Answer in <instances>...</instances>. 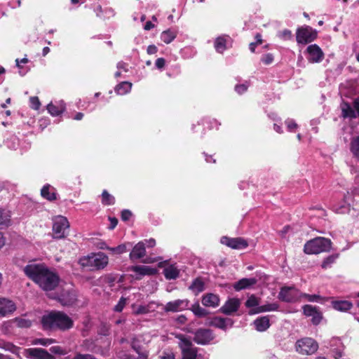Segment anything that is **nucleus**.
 Listing matches in <instances>:
<instances>
[{"label":"nucleus","mask_w":359,"mask_h":359,"mask_svg":"<svg viewBox=\"0 0 359 359\" xmlns=\"http://www.w3.org/2000/svg\"><path fill=\"white\" fill-rule=\"evenodd\" d=\"M25 273L43 290L51 291L59 285L60 278L57 273L44 264H29L23 269Z\"/></svg>","instance_id":"1"},{"label":"nucleus","mask_w":359,"mask_h":359,"mask_svg":"<svg viewBox=\"0 0 359 359\" xmlns=\"http://www.w3.org/2000/svg\"><path fill=\"white\" fill-rule=\"evenodd\" d=\"M41 323L44 330L67 331L74 326V320L62 311H51L43 315Z\"/></svg>","instance_id":"2"},{"label":"nucleus","mask_w":359,"mask_h":359,"mask_svg":"<svg viewBox=\"0 0 359 359\" xmlns=\"http://www.w3.org/2000/svg\"><path fill=\"white\" fill-rule=\"evenodd\" d=\"M109 262L108 257L103 252L91 253L79 259V263L82 267L90 270H100L105 268Z\"/></svg>","instance_id":"3"},{"label":"nucleus","mask_w":359,"mask_h":359,"mask_svg":"<svg viewBox=\"0 0 359 359\" xmlns=\"http://www.w3.org/2000/svg\"><path fill=\"white\" fill-rule=\"evenodd\" d=\"M331 241L323 237H317L308 241L304 248V251L306 254H319L323 252H327L331 249Z\"/></svg>","instance_id":"4"},{"label":"nucleus","mask_w":359,"mask_h":359,"mask_svg":"<svg viewBox=\"0 0 359 359\" xmlns=\"http://www.w3.org/2000/svg\"><path fill=\"white\" fill-rule=\"evenodd\" d=\"M175 336L179 340L178 346L182 351V359H196L197 348L194 346L190 339L182 334H176Z\"/></svg>","instance_id":"5"},{"label":"nucleus","mask_w":359,"mask_h":359,"mask_svg":"<svg viewBox=\"0 0 359 359\" xmlns=\"http://www.w3.org/2000/svg\"><path fill=\"white\" fill-rule=\"evenodd\" d=\"M69 223L65 217L62 215L56 216L53 219V238L60 239L67 235Z\"/></svg>","instance_id":"6"},{"label":"nucleus","mask_w":359,"mask_h":359,"mask_svg":"<svg viewBox=\"0 0 359 359\" xmlns=\"http://www.w3.org/2000/svg\"><path fill=\"white\" fill-rule=\"evenodd\" d=\"M318 348V343L311 338H304L296 343L297 351L303 355L313 354Z\"/></svg>","instance_id":"7"},{"label":"nucleus","mask_w":359,"mask_h":359,"mask_svg":"<svg viewBox=\"0 0 359 359\" xmlns=\"http://www.w3.org/2000/svg\"><path fill=\"white\" fill-rule=\"evenodd\" d=\"M317 32L309 27H302L297 31V41L299 43H308L316 39Z\"/></svg>","instance_id":"8"},{"label":"nucleus","mask_w":359,"mask_h":359,"mask_svg":"<svg viewBox=\"0 0 359 359\" xmlns=\"http://www.w3.org/2000/svg\"><path fill=\"white\" fill-rule=\"evenodd\" d=\"M306 58L311 63H319L324 58V53L316 44L309 45L305 51Z\"/></svg>","instance_id":"9"},{"label":"nucleus","mask_w":359,"mask_h":359,"mask_svg":"<svg viewBox=\"0 0 359 359\" xmlns=\"http://www.w3.org/2000/svg\"><path fill=\"white\" fill-rule=\"evenodd\" d=\"M24 355L30 359H55L46 349L41 348H26L24 351Z\"/></svg>","instance_id":"10"},{"label":"nucleus","mask_w":359,"mask_h":359,"mask_svg":"<svg viewBox=\"0 0 359 359\" xmlns=\"http://www.w3.org/2000/svg\"><path fill=\"white\" fill-rule=\"evenodd\" d=\"M278 298L283 302H295L301 298V293L294 287H284L281 288Z\"/></svg>","instance_id":"11"},{"label":"nucleus","mask_w":359,"mask_h":359,"mask_svg":"<svg viewBox=\"0 0 359 359\" xmlns=\"http://www.w3.org/2000/svg\"><path fill=\"white\" fill-rule=\"evenodd\" d=\"M214 339L212 332L209 329L200 328L194 333V341L201 345H205Z\"/></svg>","instance_id":"12"},{"label":"nucleus","mask_w":359,"mask_h":359,"mask_svg":"<svg viewBox=\"0 0 359 359\" xmlns=\"http://www.w3.org/2000/svg\"><path fill=\"white\" fill-rule=\"evenodd\" d=\"M189 301L187 299H176L172 302H168L164 306V311L165 312H180L188 309Z\"/></svg>","instance_id":"13"},{"label":"nucleus","mask_w":359,"mask_h":359,"mask_svg":"<svg viewBox=\"0 0 359 359\" xmlns=\"http://www.w3.org/2000/svg\"><path fill=\"white\" fill-rule=\"evenodd\" d=\"M241 302L238 299L231 298L228 299L219 310L225 315H231L238 311Z\"/></svg>","instance_id":"14"},{"label":"nucleus","mask_w":359,"mask_h":359,"mask_svg":"<svg viewBox=\"0 0 359 359\" xmlns=\"http://www.w3.org/2000/svg\"><path fill=\"white\" fill-rule=\"evenodd\" d=\"M221 242L233 249H243L248 246L246 241L241 238H230L228 237H222Z\"/></svg>","instance_id":"15"},{"label":"nucleus","mask_w":359,"mask_h":359,"mask_svg":"<svg viewBox=\"0 0 359 359\" xmlns=\"http://www.w3.org/2000/svg\"><path fill=\"white\" fill-rule=\"evenodd\" d=\"M303 311L305 316L312 317L311 321L314 325H318L321 321L322 314L316 306L305 305L303 306Z\"/></svg>","instance_id":"16"},{"label":"nucleus","mask_w":359,"mask_h":359,"mask_svg":"<svg viewBox=\"0 0 359 359\" xmlns=\"http://www.w3.org/2000/svg\"><path fill=\"white\" fill-rule=\"evenodd\" d=\"M15 309V305L12 301L0 297V317L13 313Z\"/></svg>","instance_id":"17"},{"label":"nucleus","mask_w":359,"mask_h":359,"mask_svg":"<svg viewBox=\"0 0 359 359\" xmlns=\"http://www.w3.org/2000/svg\"><path fill=\"white\" fill-rule=\"evenodd\" d=\"M146 255L145 243L143 241L137 243L133 248L130 253V259L131 260L142 258Z\"/></svg>","instance_id":"18"},{"label":"nucleus","mask_w":359,"mask_h":359,"mask_svg":"<svg viewBox=\"0 0 359 359\" xmlns=\"http://www.w3.org/2000/svg\"><path fill=\"white\" fill-rule=\"evenodd\" d=\"M233 320L231 318H224L221 317H215L212 318L210 325L215 327L225 330L227 327H231L233 325Z\"/></svg>","instance_id":"19"},{"label":"nucleus","mask_w":359,"mask_h":359,"mask_svg":"<svg viewBox=\"0 0 359 359\" xmlns=\"http://www.w3.org/2000/svg\"><path fill=\"white\" fill-rule=\"evenodd\" d=\"M76 299V296L73 291H65L58 297V301L63 306L72 305Z\"/></svg>","instance_id":"20"},{"label":"nucleus","mask_w":359,"mask_h":359,"mask_svg":"<svg viewBox=\"0 0 359 359\" xmlns=\"http://www.w3.org/2000/svg\"><path fill=\"white\" fill-rule=\"evenodd\" d=\"M257 282V280L255 278H242L239 280L238 282L233 284V288L236 291H240L246 288H248L254 285H255Z\"/></svg>","instance_id":"21"},{"label":"nucleus","mask_w":359,"mask_h":359,"mask_svg":"<svg viewBox=\"0 0 359 359\" xmlns=\"http://www.w3.org/2000/svg\"><path fill=\"white\" fill-rule=\"evenodd\" d=\"M202 304L205 306L217 307L219 304V298L217 294L208 293L203 295Z\"/></svg>","instance_id":"22"},{"label":"nucleus","mask_w":359,"mask_h":359,"mask_svg":"<svg viewBox=\"0 0 359 359\" xmlns=\"http://www.w3.org/2000/svg\"><path fill=\"white\" fill-rule=\"evenodd\" d=\"M130 271H133L141 276L145 275H154L157 272L156 269L147 266H133L130 267Z\"/></svg>","instance_id":"23"},{"label":"nucleus","mask_w":359,"mask_h":359,"mask_svg":"<svg viewBox=\"0 0 359 359\" xmlns=\"http://www.w3.org/2000/svg\"><path fill=\"white\" fill-rule=\"evenodd\" d=\"M254 325L257 331L264 332L270 326L269 318L268 316L258 318L254 321Z\"/></svg>","instance_id":"24"},{"label":"nucleus","mask_w":359,"mask_h":359,"mask_svg":"<svg viewBox=\"0 0 359 359\" xmlns=\"http://www.w3.org/2000/svg\"><path fill=\"white\" fill-rule=\"evenodd\" d=\"M41 195L43 198L50 201H55L57 198L54 188L49 184L43 187L41 190Z\"/></svg>","instance_id":"25"},{"label":"nucleus","mask_w":359,"mask_h":359,"mask_svg":"<svg viewBox=\"0 0 359 359\" xmlns=\"http://www.w3.org/2000/svg\"><path fill=\"white\" fill-rule=\"evenodd\" d=\"M47 109L52 116H58L65 111V104L63 101H60L57 105L50 103L47 106Z\"/></svg>","instance_id":"26"},{"label":"nucleus","mask_w":359,"mask_h":359,"mask_svg":"<svg viewBox=\"0 0 359 359\" xmlns=\"http://www.w3.org/2000/svg\"><path fill=\"white\" fill-rule=\"evenodd\" d=\"M11 217L9 211L0 208V229L7 228L11 225Z\"/></svg>","instance_id":"27"},{"label":"nucleus","mask_w":359,"mask_h":359,"mask_svg":"<svg viewBox=\"0 0 359 359\" xmlns=\"http://www.w3.org/2000/svg\"><path fill=\"white\" fill-rule=\"evenodd\" d=\"M332 306L335 310L345 312L350 310L353 304L351 302L346 300L333 301Z\"/></svg>","instance_id":"28"},{"label":"nucleus","mask_w":359,"mask_h":359,"mask_svg":"<svg viewBox=\"0 0 359 359\" xmlns=\"http://www.w3.org/2000/svg\"><path fill=\"white\" fill-rule=\"evenodd\" d=\"M180 271L174 265H170L163 270V274L166 279H176L179 276Z\"/></svg>","instance_id":"29"},{"label":"nucleus","mask_w":359,"mask_h":359,"mask_svg":"<svg viewBox=\"0 0 359 359\" xmlns=\"http://www.w3.org/2000/svg\"><path fill=\"white\" fill-rule=\"evenodd\" d=\"M177 32L175 30L172 29H167L165 31H163L161 34V39L165 43H171L176 37Z\"/></svg>","instance_id":"30"},{"label":"nucleus","mask_w":359,"mask_h":359,"mask_svg":"<svg viewBox=\"0 0 359 359\" xmlns=\"http://www.w3.org/2000/svg\"><path fill=\"white\" fill-rule=\"evenodd\" d=\"M131 88V83L128 81H123L116 86L115 91L118 95H125L130 91Z\"/></svg>","instance_id":"31"},{"label":"nucleus","mask_w":359,"mask_h":359,"mask_svg":"<svg viewBox=\"0 0 359 359\" xmlns=\"http://www.w3.org/2000/svg\"><path fill=\"white\" fill-rule=\"evenodd\" d=\"M279 308V306L276 303H271V304H266L262 306H259L255 311L250 312L251 314L252 313H262V312H267V311H277Z\"/></svg>","instance_id":"32"},{"label":"nucleus","mask_w":359,"mask_h":359,"mask_svg":"<svg viewBox=\"0 0 359 359\" xmlns=\"http://www.w3.org/2000/svg\"><path fill=\"white\" fill-rule=\"evenodd\" d=\"M189 288L194 293L198 294L204 290V283L201 279L196 278Z\"/></svg>","instance_id":"33"},{"label":"nucleus","mask_w":359,"mask_h":359,"mask_svg":"<svg viewBox=\"0 0 359 359\" xmlns=\"http://www.w3.org/2000/svg\"><path fill=\"white\" fill-rule=\"evenodd\" d=\"M342 115L344 118H356L357 115L354 109L348 103H344L341 107Z\"/></svg>","instance_id":"34"},{"label":"nucleus","mask_w":359,"mask_h":359,"mask_svg":"<svg viewBox=\"0 0 359 359\" xmlns=\"http://www.w3.org/2000/svg\"><path fill=\"white\" fill-rule=\"evenodd\" d=\"M191 311L194 313L195 316L202 318L208 315V311L202 308L198 303H196L191 306Z\"/></svg>","instance_id":"35"},{"label":"nucleus","mask_w":359,"mask_h":359,"mask_svg":"<svg viewBox=\"0 0 359 359\" xmlns=\"http://www.w3.org/2000/svg\"><path fill=\"white\" fill-rule=\"evenodd\" d=\"M55 342V339H48V338H36L34 339L31 341L32 345H41L43 346H48L50 344H53Z\"/></svg>","instance_id":"36"},{"label":"nucleus","mask_w":359,"mask_h":359,"mask_svg":"<svg viewBox=\"0 0 359 359\" xmlns=\"http://www.w3.org/2000/svg\"><path fill=\"white\" fill-rule=\"evenodd\" d=\"M131 346L132 348L139 355L140 358L146 359L148 358V353L141 351V346L137 343V339L135 338L133 339Z\"/></svg>","instance_id":"37"},{"label":"nucleus","mask_w":359,"mask_h":359,"mask_svg":"<svg viewBox=\"0 0 359 359\" xmlns=\"http://www.w3.org/2000/svg\"><path fill=\"white\" fill-rule=\"evenodd\" d=\"M351 151L353 155L359 159V135L353 138L351 142Z\"/></svg>","instance_id":"38"},{"label":"nucleus","mask_w":359,"mask_h":359,"mask_svg":"<svg viewBox=\"0 0 359 359\" xmlns=\"http://www.w3.org/2000/svg\"><path fill=\"white\" fill-rule=\"evenodd\" d=\"M115 198L113 196L109 194L106 190H104L102 194V203L105 205H110L114 204Z\"/></svg>","instance_id":"39"},{"label":"nucleus","mask_w":359,"mask_h":359,"mask_svg":"<svg viewBox=\"0 0 359 359\" xmlns=\"http://www.w3.org/2000/svg\"><path fill=\"white\" fill-rule=\"evenodd\" d=\"M215 48L218 53H223L226 49V39L224 37H218L215 42Z\"/></svg>","instance_id":"40"},{"label":"nucleus","mask_w":359,"mask_h":359,"mask_svg":"<svg viewBox=\"0 0 359 359\" xmlns=\"http://www.w3.org/2000/svg\"><path fill=\"white\" fill-rule=\"evenodd\" d=\"M13 323L18 327L27 328L32 325V322L29 320L16 318L14 319Z\"/></svg>","instance_id":"41"},{"label":"nucleus","mask_w":359,"mask_h":359,"mask_svg":"<svg viewBox=\"0 0 359 359\" xmlns=\"http://www.w3.org/2000/svg\"><path fill=\"white\" fill-rule=\"evenodd\" d=\"M127 245L131 246V244L130 243H123L121 245H119L116 248H110L109 247V251L114 252V254L120 255L126 252L127 251Z\"/></svg>","instance_id":"42"},{"label":"nucleus","mask_w":359,"mask_h":359,"mask_svg":"<svg viewBox=\"0 0 359 359\" xmlns=\"http://www.w3.org/2000/svg\"><path fill=\"white\" fill-rule=\"evenodd\" d=\"M301 297H305L309 302H322L323 300L325 299V298L318 294H308L305 293H301Z\"/></svg>","instance_id":"43"},{"label":"nucleus","mask_w":359,"mask_h":359,"mask_svg":"<svg viewBox=\"0 0 359 359\" xmlns=\"http://www.w3.org/2000/svg\"><path fill=\"white\" fill-rule=\"evenodd\" d=\"M259 304V299L254 294L250 295L245 302V306L248 308H251L258 306Z\"/></svg>","instance_id":"44"},{"label":"nucleus","mask_w":359,"mask_h":359,"mask_svg":"<svg viewBox=\"0 0 359 359\" xmlns=\"http://www.w3.org/2000/svg\"><path fill=\"white\" fill-rule=\"evenodd\" d=\"M333 210L339 214H345L349 211V206L347 205H334L332 207Z\"/></svg>","instance_id":"45"},{"label":"nucleus","mask_w":359,"mask_h":359,"mask_svg":"<svg viewBox=\"0 0 359 359\" xmlns=\"http://www.w3.org/2000/svg\"><path fill=\"white\" fill-rule=\"evenodd\" d=\"M336 259H337V257L334 255L329 256L322 263V265H321L322 268L327 269L335 261Z\"/></svg>","instance_id":"46"},{"label":"nucleus","mask_w":359,"mask_h":359,"mask_svg":"<svg viewBox=\"0 0 359 359\" xmlns=\"http://www.w3.org/2000/svg\"><path fill=\"white\" fill-rule=\"evenodd\" d=\"M126 304V299L124 297H121L119 299L118 304L114 306V311H116L117 312H121L123 309Z\"/></svg>","instance_id":"47"},{"label":"nucleus","mask_w":359,"mask_h":359,"mask_svg":"<svg viewBox=\"0 0 359 359\" xmlns=\"http://www.w3.org/2000/svg\"><path fill=\"white\" fill-rule=\"evenodd\" d=\"M50 351L51 353L57 355H65L67 353L66 351L60 346H52Z\"/></svg>","instance_id":"48"},{"label":"nucleus","mask_w":359,"mask_h":359,"mask_svg":"<svg viewBox=\"0 0 359 359\" xmlns=\"http://www.w3.org/2000/svg\"><path fill=\"white\" fill-rule=\"evenodd\" d=\"M262 62L265 65H270L273 61V55L271 53H268L262 56Z\"/></svg>","instance_id":"49"},{"label":"nucleus","mask_w":359,"mask_h":359,"mask_svg":"<svg viewBox=\"0 0 359 359\" xmlns=\"http://www.w3.org/2000/svg\"><path fill=\"white\" fill-rule=\"evenodd\" d=\"M248 88V84L243 83V84H238L235 86V90L238 94H243L245 93Z\"/></svg>","instance_id":"50"},{"label":"nucleus","mask_w":359,"mask_h":359,"mask_svg":"<svg viewBox=\"0 0 359 359\" xmlns=\"http://www.w3.org/2000/svg\"><path fill=\"white\" fill-rule=\"evenodd\" d=\"M285 124L289 131H293L298 126L293 119L290 118L285 121Z\"/></svg>","instance_id":"51"},{"label":"nucleus","mask_w":359,"mask_h":359,"mask_svg":"<svg viewBox=\"0 0 359 359\" xmlns=\"http://www.w3.org/2000/svg\"><path fill=\"white\" fill-rule=\"evenodd\" d=\"M278 36L284 40H289L292 37V32L288 29H285L278 33Z\"/></svg>","instance_id":"52"},{"label":"nucleus","mask_w":359,"mask_h":359,"mask_svg":"<svg viewBox=\"0 0 359 359\" xmlns=\"http://www.w3.org/2000/svg\"><path fill=\"white\" fill-rule=\"evenodd\" d=\"M30 103H31V107L32 109H39V107H40V102H39V100L37 97H30Z\"/></svg>","instance_id":"53"},{"label":"nucleus","mask_w":359,"mask_h":359,"mask_svg":"<svg viewBox=\"0 0 359 359\" xmlns=\"http://www.w3.org/2000/svg\"><path fill=\"white\" fill-rule=\"evenodd\" d=\"M131 215H132V213L130 210H124L121 212V219L123 221H128L130 218Z\"/></svg>","instance_id":"54"},{"label":"nucleus","mask_w":359,"mask_h":359,"mask_svg":"<svg viewBox=\"0 0 359 359\" xmlns=\"http://www.w3.org/2000/svg\"><path fill=\"white\" fill-rule=\"evenodd\" d=\"M149 311V309L147 307L144 306H139L137 309L135 311V314H145L147 313Z\"/></svg>","instance_id":"55"},{"label":"nucleus","mask_w":359,"mask_h":359,"mask_svg":"<svg viewBox=\"0 0 359 359\" xmlns=\"http://www.w3.org/2000/svg\"><path fill=\"white\" fill-rule=\"evenodd\" d=\"M165 60L163 57H159L156 60L155 65L158 69H162L164 67Z\"/></svg>","instance_id":"56"},{"label":"nucleus","mask_w":359,"mask_h":359,"mask_svg":"<svg viewBox=\"0 0 359 359\" xmlns=\"http://www.w3.org/2000/svg\"><path fill=\"white\" fill-rule=\"evenodd\" d=\"M144 242L145 243V245H147V246L148 248H153L156 245V241L154 238H150L149 240H144Z\"/></svg>","instance_id":"57"},{"label":"nucleus","mask_w":359,"mask_h":359,"mask_svg":"<svg viewBox=\"0 0 359 359\" xmlns=\"http://www.w3.org/2000/svg\"><path fill=\"white\" fill-rule=\"evenodd\" d=\"M147 51L149 55L154 54L157 52V48L154 45H150L147 47Z\"/></svg>","instance_id":"58"},{"label":"nucleus","mask_w":359,"mask_h":359,"mask_svg":"<svg viewBox=\"0 0 359 359\" xmlns=\"http://www.w3.org/2000/svg\"><path fill=\"white\" fill-rule=\"evenodd\" d=\"M333 356L335 359L340 358L342 356V350L334 349L333 351Z\"/></svg>","instance_id":"59"},{"label":"nucleus","mask_w":359,"mask_h":359,"mask_svg":"<svg viewBox=\"0 0 359 359\" xmlns=\"http://www.w3.org/2000/svg\"><path fill=\"white\" fill-rule=\"evenodd\" d=\"M161 359H175V355L172 353H164L163 355L161 356Z\"/></svg>","instance_id":"60"},{"label":"nucleus","mask_w":359,"mask_h":359,"mask_svg":"<svg viewBox=\"0 0 359 359\" xmlns=\"http://www.w3.org/2000/svg\"><path fill=\"white\" fill-rule=\"evenodd\" d=\"M97 247L100 250H109V247L106 244L105 242H100L97 243Z\"/></svg>","instance_id":"61"},{"label":"nucleus","mask_w":359,"mask_h":359,"mask_svg":"<svg viewBox=\"0 0 359 359\" xmlns=\"http://www.w3.org/2000/svg\"><path fill=\"white\" fill-rule=\"evenodd\" d=\"M27 62H28V59L27 57H24V58L21 59L20 60L19 59L15 60L16 66L19 68H20V63L26 64Z\"/></svg>","instance_id":"62"},{"label":"nucleus","mask_w":359,"mask_h":359,"mask_svg":"<svg viewBox=\"0 0 359 359\" xmlns=\"http://www.w3.org/2000/svg\"><path fill=\"white\" fill-rule=\"evenodd\" d=\"M109 220H110L109 229H113L117 225L118 221H117V219L116 218H109Z\"/></svg>","instance_id":"63"},{"label":"nucleus","mask_w":359,"mask_h":359,"mask_svg":"<svg viewBox=\"0 0 359 359\" xmlns=\"http://www.w3.org/2000/svg\"><path fill=\"white\" fill-rule=\"evenodd\" d=\"M353 108L357 111L358 116H359V97L353 101Z\"/></svg>","instance_id":"64"}]
</instances>
